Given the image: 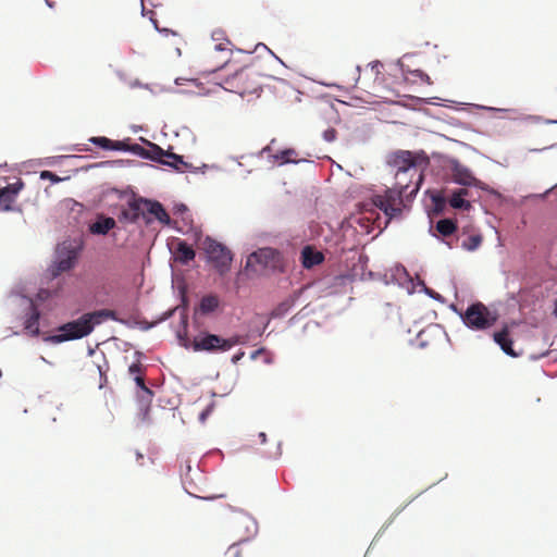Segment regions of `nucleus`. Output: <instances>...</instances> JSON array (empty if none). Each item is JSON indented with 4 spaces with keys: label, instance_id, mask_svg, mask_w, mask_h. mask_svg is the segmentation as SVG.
<instances>
[{
    "label": "nucleus",
    "instance_id": "f257e3e1",
    "mask_svg": "<svg viewBox=\"0 0 557 557\" xmlns=\"http://www.w3.org/2000/svg\"><path fill=\"white\" fill-rule=\"evenodd\" d=\"M418 157L410 151H399L394 156L393 164L397 168L395 174L396 183L393 187L386 188L384 194L374 195L372 197V205L383 211L385 214V225L394 218L401 215L405 209L403 194L407 190V184L400 181V176L410 174V177L418 176L421 180V174L417 169Z\"/></svg>",
    "mask_w": 557,
    "mask_h": 557
},
{
    "label": "nucleus",
    "instance_id": "f03ea898",
    "mask_svg": "<svg viewBox=\"0 0 557 557\" xmlns=\"http://www.w3.org/2000/svg\"><path fill=\"white\" fill-rule=\"evenodd\" d=\"M221 87L239 96L251 95L259 90L258 73L250 66H244L223 78Z\"/></svg>",
    "mask_w": 557,
    "mask_h": 557
},
{
    "label": "nucleus",
    "instance_id": "7ed1b4c3",
    "mask_svg": "<svg viewBox=\"0 0 557 557\" xmlns=\"http://www.w3.org/2000/svg\"><path fill=\"white\" fill-rule=\"evenodd\" d=\"M92 324L89 323L85 313L78 319L61 324L57 327V333L42 337L45 343L61 344L69 341L81 339L92 332Z\"/></svg>",
    "mask_w": 557,
    "mask_h": 557
},
{
    "label": "nucleus",
    "instance_id": "20e7f679",
    "mask_svg": "<svg viewBox=\"0 0 557 557\" xmlns=\"http://www.w3.org/2000/svg\"><path fill=\"white\" fill-rule=\"evenodd\" d=\"M462 323L471 331H485L492 327L497 317L482 302H473L460 312Z\"/></svg>",
    "mask_w": 557,
    "mask_h": 557
},
{
    "label": "nucleus",
    "instance_id": "39448f33",
    "mask_svg": "<svg viewBox=\"0 0 557 557\" xmlns=\"http://www.w3.org/2000/svg\"><path fill=\"white\" fill-rule=\"evenodd\" d=\"M10 299L22 309L24 318V329L30 336H38L40 334L39 320L41 317L40 310L36 306L33 298H29L20 293L12 292Z\"/></svg>",
    "mask_w": 557,
    "mask_h": 557
},
{
    "label": "nucleus",
    "instance_id": "423d86ee",
    "mask_svg": "<svg viewBox=\"0 0 557 557\" xmlns=\"http://www.w3.org/2000/svg\"><path fill=\"white\" fill-rule=\"evenodd\" d=\"M278 262V252L271 246H263L251 252L246 261V270L262 274L267 270H274Z\"/></svg>",
    "mask_w": 557,
    "mask_h": 557
},
{
    "label": "nucleus",
    "instance_id": "0eeeda50",
    "mask_svg": "<svg viewBox=\"0 0 557 557\" xmlns=\"http://www.w3.org/2000/svg\"><path fill=\"white\" fill-rule=\"evenodd\" d=\"M228 508L237 513L234 522L244 529V535L239 539L238 542L233 543L228 548L230 550L236 549L234 552V557H240V553L237 549V546L249 542L258 534V522L252 516L243 509L234 508L233 506H228Z\"/></svg>",
    "mask_w": 557,
    "mask_h": 557
},
{
    "label": "nucleus",
    "instance_id": "6e6552de",
    "mask_svg": "<svg viewBox=\"0 0 557 557\" xmlns=\"http://www.w3.org/2000/svg\"><path fill=\"white\" fill-rule=\"evenodd\" d=\"M83 246H57L53 264L49 268L52 277L71 270Z\"/></svg>",
    "mask_w": 557,
    "mask_h": 557
},
{
    "label": "nucleus",
    "instance_id": "1a4fd4ad",
    "mask_svg": "<svg viewBox=\"0 0 557 557\" xmlns=\"http://www.w3.org/2000/svg\"><path fill=\"white\" fill-rule=\"evenodd\" d=\"M137 154L147 157L153 161L172 166L176 170H183L187 166L186 162L183 160V157L170 151H164L156 144H151L150 149L147 151L143 148V151H139Z\"/></svg>",
    "mask_w": 557,
    "mask_h": 557
},
{
    "label": "nucleus",
    "instance_id": "9d476101",
    "mask_svg": "<svg viewBox=\"0 0 557 557\" xmlns=\"http://www.w3.org/2000/svg\"><path fill=\"white\" fill-rule=\"evenodd\" d=\"M206 256L212 267L222 275L226 273L233 260L228 246H206Z\"/></svg>",
    "mask_w": 557,
    "mask_h": 557
},
{
    "label": "nucleus",
    "instance_id": "9b49d317",
    "mask_svg": "<svg viewBox=\"0 0 557 557\" xmlns=\"http://www.w3.org/2000/svg\"><path fill=\"white\" fill-rule=\"evenodd\" d=\"M386 284H395L407 290L408 294H412L416 290L417 282L409 275L406 268L403 264L393 265L384 274Z\"/></svg>",
    "mask_w": 557,
    "mask_h": 557
},
{
    "label": "nucleus",
    "instance_id": "f8f14e48",
    "mask_svg": "<svg viewBox=\"0 0 557 557\" xmlns=\"http://www.w3.org/2000/svg\"><path fill=\"white\" fill-rule=\"evenodd\" d=\"M224 337L208 332L196 336L193 341L195 351L224 352Z\"/></svg>",
    "mask_w": 557,
    "mask_h": 557
},
{
    "label": "nucleus",
    "instance_id": "ddd939ff",
    "mask_svg": "<svg viewBox=\"0 0 557 557\" xmlns=\"http://www.w3.org/2000/svg\"><path fill=\"white\" fill-rule=\"evenodd\" d=\"M503 258L500 261L502 272L506 275L518 273L524 265V259L521 251L513 249L512 251L499 252Z\"/></svg>",
    "mask_w": 557,
    "mask_h": 557
},
{
    "label": "nucleus",
    "instance_id": "4468645a",
    "mask_svg": "<svg viewBox=\"0 0 557 557\" xmlns=\"http://www.w3.org/2000/svg\"><path fill=\"white\" fill-rule=\"evenodd\" d=\"M141 206L144 208V220L150 221L153 218L162 224H171L170 215L159 201L144 199Z\"/></svg>",
    "mask_w": 557,
    "mask_h": 557
},
{
    "label": "nucleus",
    "instance_id": "2eb2a0df",
    "mask_svg": "<svg viewBox=\"0 0 557 557\" xmlns=\"http://www.w3.org/2000/svg\"><path fill=\"white\" fill-rule=\"evenodd\" d=\"M90 141L106 150L132 151L134 153L143 151V147L139 146L138 144L129 146L123 141H114L107 137H91Z\"/></svg>",
    "mask_w": 557,
    "mask_h": 557
},
{
    "label": "nucleus",
    "instance_id": "dca6fc26",
    "mask_svg": "<svg viewBox=\"0 0 557 557\" xmlns=\"http://www.w3.org/2000/svg\"><path fill=\"white\" fill-rule=\"evenodd\" d=\"M23 186L20 184H9L3 188H0V209L3 211H13L15 208L13 203Z\"/></svg>",
    "mask_w": 557,
    "mask_h": 557
},
{
    "label": "nucleus",
    "instance_id": "f3484780",
    "mask_svg": "<svg viewBox=\"0 0 557 557\" xmlns=\"http://www.w3.org/2000/svg\"><path fill=\"white\" fill-rule=\"evenodd\" d=\"M144 202V198L133 199L127 203L125 208L121 211V219L128 222H136L140 218L144 219V208L141 203Z\"/></svg>",
    "mask_w": 557,
    "mask_h": 557
},
{
    "label": "nucleus",
    "instance_id": "a211bd4d",
    "mask_svg": "<svg viewBox=\"0 0 557 557\" xmlns=\"http://www.w3.org/2000/svg\"><path fill=\"white\" fill-rule=\"evenodd\" d=\"M315 246H304L300 255L301 264L305 269H311L324 260V255L314 249Z\"/></svg>",
    "mask_w": 557,
    "mask_h": 557
},
{
    "label": "nucleus",
    "instance_id": "6ab92c4d",
    "mask_svg": "<svg viewBox=\"0 0 557 557\" xmlns=\"http://www.w3.org/2000/svg\"><path fill=\"white\" fill-rule=\"evenodd\" d=\"M114 226L115 220L113 218L99 214L96 220L89 224L88 230L94 235H106Z\"/></svg>",
    "mask_w": 557,
    "mask_h": 557
},
{
    "label": "nucleus",
    "instance_id": "aec40b11",
    "mask_svg": "<svg viewBox=\"0 0 557 557\" xmlns=\"http://www.w3.org/2000/svg\"><path fill=\"white\" fill-rule=\"evenodd\" d=\"M494 342L500 347V349L510 357H518L520 352H517L512 348V339L509 336L508 330L504 329L493 334Z\"/></svg>",
    "mask_w": 557,
    "mask_h": 557
},
{
    "label": "nucleus",
    "instance_id": "412c9836",
    "mask_svg": "<svg viewBox=\"0 0 557 557\" xmlns=\"http://www.w3.org/2000/svg\"><path fill=\"white\" fill-rule=\"evenodd\" d=\"M168 248L174 260L184 265H187L196 256L193 246H168Z\"/></svg>",
    "mask_w": 557,
    "mask_h": 557
},
{
    "label": "nucleus",
    "instance_id": "4be33fe9",
    "mask_svg": "<svg viewBox=\"0 0 557 557\" xmlns=\"http://www.w3.org/2000/svg\"><path fill=\"white\" fill-rule=\"evenodd\" d=\"M468 195L469 190L466 188L455 190L448 200L450 207H453L454 209L470 210L472 206L470 201L466 199Z\"/></svg>",
    "mask_w": 557,
    "mask_h": 557
},
{
    "label": "nucleus",
    "instance_id": "5701e85b",
    "mask_svg": "<svg viewBox=\"0 0 557 557\" xmlns=\"http://www.w3.org/2000/svg\"><path fill=\"white\" fill-rule=\"evenodd\" d=\"M298 296H299V292H296L293 295L288 296L285 300L280 302L273 309L271 317L274 319H280V318L285 317L292 310V308L295 306Z\"/></svg>",
    "mask_w": 557,
    "mask_h": 557
},
{
    "label": "nucleus",
    "instance_id": "b1692460",
    "mask_svg": "<svg viewBox=\"0 0 557 557\" xmlns=\"http://www.w3.org/2000/svg\"><path fill=\"white\" fill-rule=\"evenodd\" d=\"M454 181L463 186H478L479 181L463 166H457L454 171Z\"/></svg>",
    "mask_w": 557,
    "mask_h": 557
},
{
    "label": "nucleus",
    "instance_id": "393cba45",
    "mask_svg": "<svg viewBox=\"0 0 557 557\" xmlns=\"http://www.w3.org/2000/svg\"><path fill=\"white\" fill-rule=\"evenodd\" d=\"M298 156L297 151L295 149H284L281 151L275 152L274 154H271V158L273 159L274 163H278L280 165L286 164V163H297L298 160L296 159Z\"/></svg>",
    "mask_w": 557,
    "mask_h": 557
},
{
    "label": "nucleus",
    "instance_id": "a878e982",
    "mask_svg": "<svg viewBox=\"0 0 557 557\" xmlns=\"http://www.w3.org/2000/svg\"><path fill=\"white\" fill-rule=\"evenodd\" d=\"M219 307V299L213 295H208L201 298L199 309L201 313L208 314L216 310Z\"/></svg>",
    "mask_w": 557,
    "mask_h": 557
},
{
    "label": "nucleus",
    "instance_id": "bb28decb",
    "mask_svg": "<svg viewBox=\"0 0 557 557\" xmlns=\"http://www.w3.org/2000/svg\"><path fill=\"white\" fill-rule=\"evenodd\" d=\"M108 310L109 309H100L85 313V317L88 319L89 323L92 324V330H95L97 325L101 324L106 319H108Z\"/></svg>",
    "mask_w": 557,
    "mask_h": 557
},
{
    "label": "nucleus",
    "instance_id": "cd10ccee",
    "mask_svg": "<svg viewBox=\"0 0 557 557\" xmlns=\"http://www.w3.org/2000/svg\"><path fill=\"white\" fill-rule=\"evenodd\" d=\"M436 231L443 236H449L456 231V224L449 219H443L436 223Z\"/></svg>",
    "mask_w": 557,
    "mask_h": 557
},
{
    "label": "nucleus",
    "instance_id": "c85d7f7f",
    "mask_svg": "<svg viewBox=\"0 0 557 557\" xmlns=\"http://www.w3.org/2000/svg\"><path fill=\"white\" fill-rule=\"evenodd\" d=\"M224 342H225L223 344L224 351H228L234 346L245 345L247 343V336L235 334V335H233L231 337L224 338Z\"/></svg>",
    "mask_w": 557,
    "mask_h": 557
},
{
    "label": "nucleus",
    "instance_id": "c756f323",
    "mask_svg": "<svg viewBox=\"0 0 557 557\" xmlns=\"http://www.w3.org/2000/svg\"><path fill=\"white\" fill-rule=\"evenodd\" d=\"M152 398H153V392L148 386H146L137 395V403L141 404L145 407L151 406Z\"/></svg>",
    "mask_w": 557,
    "mask_h": 557
},
{
    "label": "nucleus",
    "instance_id": "7c9ffc66",
    "mask_svg": "<svg viewBox=\"0 0 557 557\" xmlns=\"http://www.w3.org/2000/svg\"><path fill=\"white\" fill-rule=\"evenodd\" d=\"M382 69L383 64L380 61H374L368 64L366 73L369 72L370 76L373 77L374 81H376L380 78L382 74Z\"/></svg>",
    "mask_w": 557,
    "mask_h": 557
},
{
    "label": "nucleus",
    "instance_id": "2f4dec72",
    "mask_svg": "<svg viewBox=\"0 0 557 557\" xmlns=\"http://www.w3.org/2000/svg\"><path fill=\"white\" fill-rule=\"evenodd\" d=\"M421 286V290L428 295L429 297L440 301V302H444V297L442 295H440L438 293H436L435 290L429 288L423 281L419 280L417 281V286Z\"/></svg>",
    "mask_w": 557,
    "mask_h": 557
},
{
    "label": "nucleus",
    "instance_id": "473e14b6",
    "mask_svg": "<svg viewBox=\"0 0 557 557\" xmlns=\"http://www.w3.org/2000/svg\"><path fill=\"white\" fill-rule=\"evenodd\" d=\"M194 244H218L214 239H212L209 236H203L201 231L195 230L194 231Z\"/></svg>",
    "mask_w": 557,
    "mask_h": 557
},
{
    "label": "nucleus",
    "instance_id": "72a5a7b5",
    "mask_svg": "<svg viewBox=\"0 0 557 557\" xmlns=\"http://www.w3.org/2000/svg\"><path fill=\"white\" fill-rule=\"evenodd\" d=\"M135 356L137 357V361L136 362H133L129 367H128V372L129 374H133L134 376L135 375H139L138 373L141 371V364L139 362V359L143 357V352L140 351H136Z\"/></svg>",
    "mask_w": 557,
    "mask_h": 557
},
{
    "label": "nucleus",
    "instance_id": "f704fd0d",
    "mask_svg": "<svg viewBox=\"0 0 557 557\" xmlns=\"http://www.w3.org/2000/svg\"><path fill=\"white\" fill-rule=\"evenodd\" d=\"M213 408H214V404H213V403H211V404H209V405L206 407V409H203V410L199 413L198 419H199V421H200L201 423H205V421L207 420V418L212 413Z\"/></svg>",
    "mask_w": 557,
    "mask_h": 557
},
{
    "label": "nucleus",
    "instance_id": "c9c22d12",
    "mask_svg": "<svg viewBox=\"0 0 557 557\" xmlns=\"http://www.w3.org/2000/svg\"><path fill=\"white\" fill-rule=\"evenodd\" d=\"M231 41L228 39H223V41L214 45L215 51H231Z\"/></svg>",
    "mask_w": 557,
    "mask_h": 557
},
{
    "label": "nucleus",
    "instance_id": "e433bc0d",
    "mask_svg": "<svg viewBox=\"0 0 557 557\" xmlns=\"http://www.w3.org/2000/svg\"><path fill=\"white\" fill-rule=\"evenodd\" d=\"M40 177H41L42 180H49V181H51V182H53V183H58V182H60V181H61V178H60L58 175H55L54 173H52V172H50V171H42V172L40 173Z\"/></svg>",
    "mask_w": 557,
    "mask_h": 557
},
{
    "label": "nucleus",
    "instance_id": "4c0bfd02",
    "mask_svg": "<svg viewBox=\"0 0 557 557\" xmlns=\"http://www.w3.org/2000/svg\"><path fill=\"white\" fill-rule=\"evenodd\" d=\"M336 135L337 133L334 128H327L323 132V138L329 143L334 141L336 139Z\"/></svg>",
    "mask_w": 557,
    "mask_h": 557
},
{
    "label": "nucleus",
    "instance_id": "58836bf2",
    "mask_svg": "<svg viewBox=\"0 0 557 557\" xmlns=\"http://www.w3.org/2000/svg\"><path fill=\"white\" fill-rule=\"evenodd\" d=\"M282 455L281 443H277L274 451H267L264 456L270 459H276Z\"/></svg>",
    "mask_w": 557,
    "mask_h": 557
},
{
    "label": "nucleus",
    "instance_id": "ea45409f",
    "mask_svg": "<svg viewBox=\"0 0 557 557\" xmlns=\"http://www.w3.org/2000/svg\"><path fill=\"white\" fill-rule=\"evenodd\" d=\"M138 407H139V411H140L139 416L141 417V420L147 421L150 406L145 407L141 404H138Z\"/></svg>",
    "mask_w": 557,
    "mask_h": 557
},
{
    "label": "nucleus",
    "instance_id": "a19ab883",
    "mask_svg": "<svg viewBox=\"0 0 557 557\" xmlns=\"http://www.w3.org/2000/svg\"><path fill=\"white\" fill-rule=\"evenodd\" d=\"M134 381L136 383V386L141 391L143 388H145L147 385L145 383V380L141 375H135L134 376Z\"/></svg>",
    "mask_w": 557,
    "mask_h": 557
},
{
    "label": "nucleus",
    "instance_id": "79ce46f5",
    "mask_svg": "<svg viewBox=\"0 0 557 557\" xmlns=\"http://www.w3.org/2000/svg\"><path fill=\"white\" fill-rule=\"evenodd\" d=\"M50 293L47 289H40L37 293V298L41 301L46 300L49 297Z\"/></svg>",
    "mask_w": 557,
    "mask_h": 557
},
{
    "label": "nucleus",
    "instance_id": "37998d69",
    "mask_svg": "<svg viewBox=\"0 0 557 557\" xmlns=\"http://www.w3.org/2000/svg\"><path fill=\"white\" fill-rule=\"evenodd\" d=\"M244 356H245V352H244V351H242V350H240V351H238L237 354H235V355L232 357V359H231L232 363L236 364V363H237V362H238V361H239Z\"/></svg>",
    "mask_w": 557,
    "mask_h": 557
},
{
    "label": "nucleus",
    "instance_id": "c03bdc74",
    "mask_svg": "<svg viewBox=\"0 0 557 557\" xmlns=\"http://www.w3.org/2000/svg\"><path fill=\"white\" fill-rule=\"evenodd\" d=\"M108 319H111V320H113V321H116V322H121V323H123V320L119 319V318L116 317V312H115V311H113V310H108Z\"/></svg>",
    "mask_w": 557,
    "mask_h": 557
},
{
    "label": "nucleus",
    "instance_id": "a18cd8bd",
    "mask_svg": "<svg viewBox=\"0 0 557 557\" xmlns=\"http://www.w3.org/2000/svg\"><path fill=\"white\" fill-rule=\"evenodd\" d=\"M273 144L274 140H272L268 146H265L261 151L260 154L270 153L273 150Z\"/></svg>",
    "mask_w": 557,
    "mask_h": 557
},
{
    "label": "nucleus",
    "instance_id": "49530a36",
    "mask_svg": "<svg viewBox=\"0 0 557 557\" xmlns=\"http://www.w3.org/2000/svg\"><path fill=\"white\" fill-rule=\"evenodd\" d=\"M413 177H410V174H407V175H403L400 176V181L404 183V184H407V188L409 187V183L411 182Z\"/></svg>",
    "mask_w": 557,
    "mask_h": 557
},
{
    "label": "nucleus",
    "instance_id": "de8ad7c7",
    "mask_svg": "<svg viewBox=\"0 0 557 557\" xmlns=\"http://www.w3.org/2000/svg\"><path fill=\"white\" fill-rule=\"evenodd\" d=\"M264 351H265V349H264V348H259V349H257V350H255V351H252V352H251L250 358L253 360V359H256L260 354H262V352H264Z\"/></svg>",
    "mask_w": 557,
    "mask_h": 557
},
{
    "label": "nucleus",
    "instance_id": "09e8293b",
    "mask_svg": "<svg viewBox=\"0 0 557 557\" xmlns=\"http://www.w3.org/2000/svg\"><path fill=\"white\" fill-rule=\"evenodd\" d=\"M434 202L438 206V205H443L445 202V199L443 196L441 195H437L433 198Z\"/></svg>",
    "mask_w": 557,
    "mask_h": 557
},
{
    "label": "nucleus",
    "instance_id": "8fccbe9b",
    "mask_svg": "<svg viewBox=\"0 0 557 557\" xmlns=\"http://www.w3.org/2000/svg\"><path fill=\"white\" fill-rule=\"evenodd\" d=\"M258 437L260 438V442L264 444L267 442V434L264 432H260L258 434Z\"/></svg>",
    "mask_w": 557,
    "mask_h": 557
},
{
    "label": "nucleus",
    "instance_id": "3c124183",
    "mask_svg": "<svg viewBox=\"0 0 557 557\" xmlns=\"http://www.w3.org/2000/svg\"><path fill=\"white\" fill-rule=\"evenodd\" d=\"M481 242L480 236H471L470 237V244H479Z\"/></svg>",
    "mask_w": 557,
    "mask_h": 557
},
{
    "label": "nucleus",
    "instance_id": "603ef678",
    "mask_svg": "<svg viewBox=\"0 0 557 557\" xmlns=\"http://www.w3.org/2000/svg\"><path fill=\"white\" fill-rule=\"evenodd\" d=\"M544 356H552V358H553L554 360H557V355H554V356H553V351H547V352H545V354H542V355H541V356H539L536 359L542 358V357H544Z\"/></svg>",
    "mask_w": 557,
    "mask_h": 557
},
{
    "label": "nucleus",
    "instance_id": "864d4df0",
    "mask_svg": "<svg viewBox=\"0 0 557 557\" xmlns=\"http://www.w3.org/2000/svg\"><path fill=\"white\" fill-rule=\"evenodd\" d=\"M468 251H474L479 246H463Z\"/></svg>",
    "mask_w": 557,
    "mask_h": 557
},
{
    "label": "nucleus",
    "instance_id": "5fc2aeb1",
    "mask_svg": "<svg viewBox=\"0 0 557 557\" xmlns=\"http://www.w3.org/2000/svg\"><path fill=\"white\" fill-rule=\"evenodd\" d=\"M222 496L223 495H220V496H208V497H201V498L205 499V500H213V499H215L218 497H222Z\"/></svg>",
    "mask_w": 557,
    "mask_h": 557
},
{
    "label": "nucleus",
    "instance_id": "6e6d98bb",
    "mask_svg": "<svg viewBox=\"0 0 557 557\" xmlns=\"http://www.w3.org/2000/svg\"><path fill=\"white\" fill-rule=\"evenodd\" d=\"M420 76H421V78H422L423 81H425V82L430 83V77H429V75H426V74H424V73H421V75H420Z\"/></svg>",
    "mask_w": 557,
    "mask_h": 557
},
{
    "label": "nucleus",
    "instance_id": "4d7b16f0",
    "mask_svg": "<svg viewBox=\"0 0 557 557\" xmlns=\"http://www.w3.org/2000/svg\"><path fill=\"white\" fill-rule=\"evenodd\" d=\"M553 314H554L555 317H557V299H556V300H555V302H554V310H553Z\"/></svg>",
    "mask_w": 557,
    "mask_h": 557
},
{
    "label": "nucleus",
    "instance_id": "13d9d810",
    "mask_svg": "<svg viewBox=\"0 0 557 557\" xmlns=\"http://www.w3.org/2000/svg\"><path fill=\"white\" fill-rule=\"evenodd\" d=\"M373 224H375V225H376V227L379 228L377 234H379V233H381V232H382V230H383V228H382V226H381V223H380V222L374 221V223H373Z\"/></svg>",
    "mask_w": 557,
    "mask_h": 557
},
{
    "label": "nucleus",
    "instance_id": "bf43d9fd",
    "mask_svg": "<svg viewBox=\"0 0 557 557\" xmlns=\"http://www.w3.org/2000/svg\"><path fill=\"white\" fill-rule=\"evenodd\" d=\"M419 190V184H417V186L410 191V194L412 195H416Z\"/></svg>",
    "mask_w": 557,
    "mask_h": 557
},
{
    "label": "nucleus",
    "instance_id": "052dcab7",
    "mask_svg": "<svg viewBox=\"0 0 557 557\" xmlns=\"http://www.w3.org/2000/svg\"><path fill=\"white\" fill-rule=\"evenodd\" d=\"M450 308H451V310H454L456 313H458L460 315L461 311H459L455 305H451Z\"/></svg>",
    "mask_w": 557,
    "mask_h": 557
},
{
    "label": "nucleus",
    "instance_id": "680f3d73",
    "mask_svg": "<svg viewBox=\"0 0 557 557\" xmlns=\"http://www.w3.org/2000/svg\"><path fill=\"white\" fill-rule=\"evenodd\" d=\"M356 84H357V85H359V84H360L362 88H364V87H366V85L361 82V78H360V77H358V79L356 81Z\"/></svg>",
    "mask_w": 557,
    "mask_h": 557
},
{
    "label": "nucleus",
    "instance_id": "e2e57ef3",
    "mask_svg": "<svg viewBox=\"0 0 557 557\" xmlns=\"http://www.w3.org/2000/svg\"><path fill=\"white\" fill-rule=\"evenodd\" d=\"M136 458H137V460L143 459V454H141V453H139V451H137V453H136Z\"/></svg>",
    "mask_w": 557,
    "mask_h": 557
},
{
    "label": "nucleus",
    "instance_id": "0e129e2a",
    "mask_svg": "<svg viewBox=\"0 0 557 557\" xmlns=\"http://www.w3.org/2000/svg\"><path fill=\"white\" fill-rule=\"evenodd\" d=\"M46 3L48 4L49 8H53V3L50 0H46Z\"/></svg>",
    "mask_w": 557,
    "mask_h": 557
},
{
    "label": "nucleus",
    "instance_id": "69168bd1",
    "mask_svg": "<svg viewBox=\"0 0 557 557\" xmlns=\"http://www.w3.org/2000/svg\"><path fill=\"white\" fill-rule=\"evenodd\" d=\"M265 363H270L271 362V359L270 358H265Z\"/></svg>",
    "mask_w": 557,
    "mask_h": 557
},
{
    "label": "nucleus",
    "instance_id": "338daca9",
    "mask_svg": "<svg viewBox=\"0 0 557 557\" xmlns=\"http://www.w3.org/2000/svg\"><path fill=\"white\" fill-rule=\"evenodd\" d=\"M164 159H165V160H169V161H171V162H173V161H174V160H173V158H164Z\"/></svg>",
    "mask_w": 557,
    "mask_h": 557
},
{
    "label": "nucleus",
    "instance_id": "774afa93",
    "mask_svg": "<svg viewBox=\"0 0 557 557\" xmlns=\"http://www.w3.org/2000/svg\"><path fill=\"white\" fill-rule=\"evenodd\" d=\"M177 244L183 245V244H186V242L182 240V242H178Z\"/></svg>",
    "mask_w": 557,
    "mask_h": 557
}]
</instances>
